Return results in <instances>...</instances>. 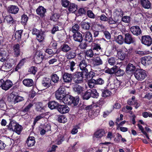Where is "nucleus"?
Masks as SVG:
<instances>
[{
  "label": "nucleus",
  "mask_w": 152,
  "mask_h": 152,
  "mask_svg": "<svg viewBox=\"0 0 152 152\" xmlns=\"http://www.w3.org/2000/svg\"><path fill=\"white\" fill-rule=\"evenodd\" d=\"M84 39L87 42H90L93 41L92 35L91 32L86 31L84 34Z\"/></svg>",
  "instance_id": "6ab92c4d"
},
{
  "label": "nucleus",
  "mask_w": 152,
  "mask_h": 152,
  "mask_svg": "<svg viewBox=\"0 0 152 152\" xmlns=\"http://www.w3.org/2000/svg\"><path fill=\"white\" fill-rule=\"evenodd\" d=\"M26 62V59L23 58L21 59L19 62V63L16 66L15 70L16 71H17L19 69H20L21 67L23 65L24 63Z\"/></svg>",
  "instance_id": "79ce46f5"
},
{
  "label": "nucleus",
  "mask_w": 152,
  "mask_h": 152,
  "mask_svg": "<svg viewBox=\"0 0 152 152\" xmlns=\"http://www.w3.org/2000/svg\"><path fill=\"white\" fill-rule=\"evenodd\" d=\"M18 123L14 120H10V122L8 126V129L10 131H13L15 129L16 126Z\"/></svg>",
  "instance_id": "393cba45"
},
{
  "label": "nucleus",
  "mask_w": 152,
  "mask_h": 152,
  "mask_svg": "<svg viewBox=\"0 0 152 152\" xmlns=\"http://www.w3.org/2000/svg\"><path fill=\"white\" fill-rule=\"evenodd\" d=\"M93 64L94 66H99L101 65L103 63L102 59L99 57H96L92 59Z\"/></svg>",
  "instance_id": "cd10ccee"
},
{
  "label": "nucleus",
  "mask_w": 152,
  "mask_h": 152,
  "mask_svg": "<svg viewBox=\"0 0 152 152\" xmlns=\"http://www.w3.org/2000/svg\"><path fill=\"white\" fill-rule=\"evenodd\" d=\"M91 23L88 22H82L81 23V26L82 29L88 31L90 27Z\"/></svg>",
  "instance_id": "72a5a7b5"
},
{
  "label": "nucleus",
  "mask_w": 152,
  "mask_h": 152,
  "mask_svg": "<svg viewBox=\"0 0 152 152\" xmlns=\"http://www.w3.org/2000/svg\"><path fill=\"white\" fill-rule=\"evenodd\" d=\"M109 81L110 83L114 82L113 83L115 85V88L119 87L121 83V81L118 80L114 76L110 77L109 79Z\"/></svg>",
  "instance_id": "2eb2a0df"
},
{
  "label": "nucleus",
  "mask_w": 152,
  "mask_h": 152,
  "mask_svg": "<svg viewBox=\"0 0 152 152\" xmlns=\"http://www.w3.org/2000/svg\"><path fill=\"white\" fill-rule=\"evenodd\" d=\"M91 89L88 90L83 95V99L86 100L88 99L91 96Z\"/></svg>",
  "instance_id": "a18cd8bd"
},
{
  "label": "nucleus",
  "mask_w": 152,
  "mask_h": 152,
  "mask_svg": "<svg viewBox=\"0 0 152 152\" xmlns=\"http://www.w3.org/2000/svg\"><path fill=\"white\" fill-rule=\"evenodd\" d=\"M131 18L129 16H124L122 17V21L125 23H129L130 21Z\"/></svg>",
  "instance_id": "864d4df0"
},
{
  "label": "nucleus",
  "mask_w": 152,
  "mask_h": 152,
  "mask_svg": "<svg viewBox=\"0 0 152 152\" xmlns=\"http://www.w3.org/2000/svg\"><path fill=\"white\" fill-rule=\"evenodd\" d=\"M116 42L118 44L122 45L124 42V39L122 36L121 35H119L116 39Z\"/></svg>",
  "instance_id": "09e8293b"
},
{
  "label": "nucleus",
  "mask_w": 152,
  "mask_h": 152,
  "mask_svg": "<svg viewBox=\"0 0 152 152\" xmlns=\"http://www.w3.org/2000/svg\"><path fill=\"white\" fill-rule=\"evenodd\" d=\"M71 104H73L74 105H76L78 103L79 98H75V97L72 96L71 98Z\"/></svg>",
  "instance_id": "6e6d98bb"
},
{
  "label": "nucleus",
  "mask_w": 152,
  "mask_h": 152,
  "mask_svg": "<svg viewBox=\"0 0 152 152\" xmlns=\"http://www.w3.org/2000/svg\"><path fill=\"white\" fill-rule=\"evenodd\" d=\"M35 142L34 137H29L26 140V143L28 147H31L34 145Z\"/></svg>",
  "instance_id": "a878e982"
},
{
  "label": "nucleus",
  "mask_w": 152,
  "mask_h": 152,
  "mask_svg": "<svg viewBox=\"0 0 152 152\" xmlns=\"http://www.w3.org/2000/svg\"><path fill=\"white\" fill-rule=\"evenodd\" d=\"M91 47L93 50H95L97 52V53H95V54L96 55H99L100 54V52H102L103 49V48L101 47L99 44L95 42L92 43Z\"/></svg>",
  "instance_id": "6e6552de"
},
{
  "label": "nucleus",
  "mask_w": 152,
  "mask_h": 152,
  "mask_svg": "<svg viewBox=\"0 0 152 152\" xmlns=\"http://www.w3.org/2000/svg\"><path fill=\"white\" fill-rule=\"evenodd\" d=\"M37 68L36 67L32 66L29 68L28 71L30 73L35 75L37 71Z\"/></svg>",
  "instance_id": "680f3d73"
},
{
  "label": "nucleus",
  "mask_w": 152,
  "mask_h": 152,
  "mask_svg": "<svg viewBox=\"0 0 152 152\" xmlns=\"http://www.w3.org/2000/svg\"><path fill=\"white\" fill-rule=\"evenodd\" d=\"M73 37L74 39L76 41L81 42L83 40L82 35L80 32L74 33Z\"/></svg>",
  "instance_id": "4be33fe9"
},
{
  "label": "nucleus",
  "mask_w": 152,
  "mask_h": 152,
  "mask_svg": "<svg viewBox=\"0 0 152 152\" xmlns=\"http://www.w3.org/2000/svg\"><path fill=\"white\" fill-rule=\"evenodd\" d=\"M23 84L26 86L30 87L33 85L34 82L33 80L30 79H26L23 81Z\"/></svg>",
  "instance_id": "c85d7f7f"
},
{
  "label": "nucleus",
  "mask_w": 152,
  "mask_h": 152,
  "mask_svg": "<svg viewBox=\"0 0 152 152\" xmlns=\"http://www.w3.org/2000/svg\"><path fill=\"white\" fill-rule=\"evenodd\" d=\"M136 69V67L132 64H129L126 67V72L130 74H132Z\"/></svg>",
  "instance_id": "412c9836"
},
{
  "label": "nucleus",
  "mask_w": 152,
  "mask_h": 152,
  "mask_svg": "<svg viewBox=\"0 0 152 152\" xmlns=\"http://www.w3.org/2000/svg\"><path fill=\"white\" fill-rule=\"evenodd\" d=\"M84 73L81 72H77L75 73L73 77V81L75 83H80L83 82L84 79H88V75H85Z\"/></svg>",
  "instance_id": "f257e3e1"
},
{
  "label": "nucleus",
  "mask_w": 152,
  "mask_h": 152,
  "mask_svg": "<svg viewBox=\"0 0 152 152\" xmlns=\"http://www.w3.org/2000/svg\"><path fill=\"white\" fill-rule=\"evenodd\" d=\"M117 52L123 53L125 56H126L128 53L127 49L125 47H122L121 49L117 50Z\"/></svg>",
  "instance_id": "8fccbe9b"
},
{
  "label": "nucleus",
  "mask_w": 152,
  "mask_h": 152,
  "mask_svg": "<svg viewBox=\"0 0 152 152\" xmlns=\"http://www.w3.org/2000/svg\"><path fill=\"white\" fill-rule=\"evenodd\" d=\"M78 50L77 49L75 50L69 51L66 55V56L68 59L70 60L75 58L77 56V52Z\"/></svg>",
  "instance_id": "4468645a"
},
{
  "label": "nucleus",
  "mask_w": 152,
  "mask_h": 152,
  "mask_svg": "<svg viewBox=\"0 0 152 152\" xmlns=\"http://www.w3.org/2000/svg\"><path fill=\"white\" fill-rule=\"evenodd\" d=\"M105 134V131L103 129H100L96 131L94 134V136L97 138H100Z\"/></svg>",
  "instance_id": "2f4dec72"
},
{
  "label": "nucleus",
  "mask_w": 152,
  "mask_h": 152,
  "mask_svg": "<svg viewBox=\"0 0 152 152\" xmlns=\"http://www.w3.org/2000/svg\"><path fill=\"white\" fill-rule=\"evenodd\" d=\"M135 78L138 80L142 81L145 79L147 76L146 72L143 70H139L134 73Z\"/></svg>",
  "instance_id": "f03ea898"
},
{
  "label": "nucleus",
  "mask_w": 152,
  "mask_h": 152,
  "mask_svg": "<svg viewBox=\"0 0 152 152\" xmlns=\"http://www.w3.org/2000/svg\"><path fill=\"white\" fill-rule=\"evenodd\" d=\"M94 74L93 72H91L90 73V74L89 75V76H90L91 74L92 75V78L91 80H89L88 83L89 87L91 88L94 87L95 84H96L95 80L93 79V77L95 75Z\"/></svg>",
  "instance_id": "bb28decb"
},
{
  "label": "nucleus",
  "mask_w": 152,
  "mask_h": 152,
  "mask_svg": "<svg viewBox=\"0 0 152 152\" xmlns=\"http://www.w3.org/2000/svg\"><path fill=\"white\" fill-rule=\"evenodd\" d=\"M4 19L7 21V23L10 24H13L14 22L13 18L10 15L6 16L4 18Z\"/></svg>",
  "instance_id": "de8ad7c7"
},
{
  "label": "nucleus",
  "mask_w": 152,
  "mask_h": 152,
  "mask_svg": "<svg viewBox=\"0 0 152 152\" xmlns=\"http://www.w3.org/2000/svg\"><path fill=\"white\" fill-rule=\"evenodd\" d=\"M111 94V91L106 90L102 92V96L104 97H106L109 96Z\"/></svg>",
  "instance_id": "69168bd1"
},
{
  "label": "nucleus",
  "mask_w": 152,
  "mask_h": 152,
  "mask_svg": "<svg viewBox=\"0 0 152 152\" xmlns=\"http://www.w3.org/2000/svg\"><path fill=\"white\" fill-rule=\"evenodd\" d=\"M114 14L116 16L121 17L124 15V12L121 9H116Z\"/></svg>",
  "instance_id": "c03bdc74"
},
{
  "label": "nucleus",
  "mask_w": 152,
  "mask_h": 152,
  "mask_svg": "<svg viewBox=\"0 0 152 152\" xmlns=\"http://www.w3.org/2000/svg\"><path fill=\"white\" fill-rule=\"evenodd\" d=\"M28 19V17L26 15H23L21 17V22L23 24L25 25Z\"/></svg>",
  "instance_id": "4d7b16f0"
},
{
  "label": "nucleus",
  "mask_w": 152,
  "mask_h": 152,
  "mask_svg": "<svg viewBox=\"0 0 152 152\" xmlns=\"http://www.w3.org/2000/svg\"><path fill=\"white\" fill-rule=\"evenodd\" d=\"M57 120L59 122L64 123H66L67 120V119L65 116L62 115L59 116Z\"/></svg>",
  "instance_id": "49530a36"
},
{
  "label": "nucleus",
  "mask_w": 152,
  "mask_h": 152,
  "mask_svg": "<svg viewBox=\"0 0 152 152\" xmlns=\"http://www.w3.org/2000/svg\"><path fill=\"white\" fill-rule=\"evenodd\" d=\"M74 90L75 92H76L78 94L82 93L84 91L83 88L82 87L77 85L75 86L74 88Z\"/></svg>",
  "instance_id": "c9c22d12"
},
{
  "label": "nucleus",
  "mask_w": 152,
  "mask_h": 152,
  "mask_svg": "<svg viewBox=\"0 0 152 152\" xmlns=\"http://www.w3.org/2000/svg\"><path fill=\"white\" fill-rule=\"evenodd\" d=\"M142 63L144 65H147L152 63V57L150 56H145L142 58Z\"/></svg>",
  "instance_id": "f3484780"
},
{
  "label": "nucleus",
  "mask_w": 152,
  "mask_h": 152,
  "mask_svg": "<svg viewBox=\"0 0 152 152\" xmlns=\"http://www.w3.org/2000/svg\"><path fill=\"white\" fill-rule=\"evenodd\" d=\"M37 14L41 17H43L45 16V14L46 12V9L42 6H40L36 10Z\"/></svg>",
  "instance_id": "aec40b11"
},
{
  "label": "nucleus",
  "mask_w": 152,
  "mask_h": 152,
  "mask_svg": "<svg viewBox=\"0 0 152 152\" xmlns=\"http://www.w3.org/2000/svg\"><path fill=\"white\" fill-rule=\"evenodd\" d=\"M75 63L73 61H69L65 66V69L68 70L71 72H73L75 69L74 67L75 66Z\"/></svg>",
  "instance_id": "dca6fc26"
},
{
  "label": "nucleus",
  "mask_w": 152,
  "mask_h": 152,
  "mask_svg": "<svg viewBox=\"0 0 152 152\" xmlns=\"http://www.w3.org/2000/svg\"><path fill=\"white\" fill-rule=\"evenodd\" d=\"M11 67L12 66L11 64L8 63H6L2 66V67L6 70L10 69Z\"/></svg>",
  "instance_id": "774afa93"
},
{
  "label": "nucleus",
  "mask_w": 152,
  "mask_h": 152,
  "mask_svg": "<svg viewBox=\"0 0 152 152\" xmlns=\"http://www.w3.org/2000/svg\"><path fill=\"white\" fill-rule=\"evenodd\" d=\"M96 108L91 110L89 113V116L92 118H94L97 116L99 114L100 111V108L99 107L96 106Z\"/></svg>",
  "instance_id": "9d476101"
},
{
  "label": "nucleus",
  "mask_w": 152,
  "mask_h": 152,
  "mask_svg": "<svg viewBox=\"0 0 152 152\" xmlns=\"http://www.w3.org/2000/svg\"><path fill=\"white\" fill-rule=\"evenodd\" d=\"M142 43L147 46H150L152 43V39L149 35H144L142 37Z\"/></svg>",
  "instance_id": "423d86ee"
},
{
  "label": "nucleus",
  "mask_w": 152,
  "mask_h": 152,
  "mask_svg": "<svg viewBox=\"0 0 152 152\" xmlns=\"http://www.w3.org/2000/svg\"><path fill=\"white\" fill-rule=\"evenodd\" d=\"M122 33L124 34V42L125 43L127 44H130L135 42L134 38L132 37L131 34L128 33H125V31H123Z\"/></svg>",
  "instance_id": "20e7f679"
},
{
  "label": "nucleus",
  "mask_w": 152,
  "mask_h": 152,
  "mask_svg": "<svg viewBox=\"0 0 152 152\" xmlns=\"http://www.w3.org/2000/svg\"><path fill=\"white\" fill-rule=\"evenodd\" d=\"M7 10L9 13L16 14L19 11V8L17 6L12 5L8 7Z\"/></svg>",
  "instance_id": "a211bd4d"
},
{
  "label": "nucleus",
  "mask_w": 152,
  "mask_h": 152,
  "mask_svg": "<svg viewBox=\"0 0 152 152\" xmlns=\"http://www.w3.org/2000/svg\"><path fill=\"white\" fill-rule=\"evenodd\" d=\"M13 53L15 56H18L20 55V45L18 44L15 45L13 48Z\"/></svg>",
  "instance_id": "7c9ffc66"
},
{
  "label": "nucleus",
  "mask_w": 152,
  "mask_h": 152,
  "mask_svg": "<svg viewBox=\"0 0 152 152\" xmlns=\"http://www.w3.org/2000/svg\"><path fill=\"white\" fill-rule=\"evenodd\" d=\"M57 110L60 113L65 114L69 112V109L66 105H59L57 107Z\"/></svg>",
  "instance_id": "9b49d317"
},
{
  "label": "nucleus",
  "mask_w": 152,
  "mask_h": 152,
  "mask_svg": "<svg viewBox=\"0 0 152 152\" xmlns=\"http://www.w3.org/2000/svg\"><path fill=\"white\" fill-rule=\"evenodd\" d=\"M42 53L40 51H37L34 56L35 61L37 64L41 63L43 59Z\"/></svg>",
  "instance_id": "1a4fd4ad"
},
{
  "label": "nucleus",
  "mask_w": 152,
  "mask_h": 152,
  "mask_svg": "<svg viewBox=\"0 0 152 152\" xmlns=\"http://www.w3.org/2000/svg\"><path fill=\"white\" fill-rule=\"evenodd\" d=\"M61 2L62 6L65 7H67L68 6L69 7L71 3L67 0H62Z\"/></svg>",
  "instance_id": "0e129e2a"
},
{
  "label": "nucleus",
  "mask_w": 152,
  "mask_h": 152,
  "mask_svg": "<svg viewBox=\"0 0 152 152\" xmlns=\"http://www.w3.org/2000/svg\"><path fill=\"white\" fill-rule=\"evenodd\" d=\"M73 78L72 74L67 72L64 73L63 75V80L66 83H69L72 82Z\"/></svg>",
  "instance_id": "f8f14e48"
},
{
  "label": "nucleus",
  "mask_w": 152,
  "mask_h": 152,
  "mask_svg": "<svg viewBox=\"0 0 152 152\" xmlns=\"http://www.w3.org/2000/svg\"><path fill=\"white\" fill-rule=\"evenodd\" d=\"M114 74L117 76H123L124 73V71L120 68H118L116 66H114Z\"/></svg>",
  "instance_id": "b1692460"
},
{
  "label": "nucleus",
  "mask_w": 152,
  "mask_h": 152,
  "mask_svg": "<svg viewBox=\"0 0 152 152\" xmlns=\"http://www.w3.org/2000/svg\"><path fill=\"white\" fill-rule=\"evenodd\" d=\"M80 128L78 125H76L74 126L72 129L71 133L72 134H75L78 132V129Z\"/></svg>",
  "instance_id": "338daca9"
},
{
  "label": "nucleus",
  "mask_w": 152,
  "mask_h": 152,
  "mask_svg": "<svg viewBox=\"0 0 152 152\" xmlns=\"http://www.w3.org/2000/svg\"><path fill=\"white\" fill-rule=\"evenodd\" d=\"M141 2L143 7L145 9H149L151 6V3L148 0H141Z\"/></svg>",
  "instance_id": "473e14b6"
},
{
  "label": "nucleus",
  "mask_w": 152,
  "mask_h": 152,
  "mask_svg": "<svg viewBox=\"0 0 152 152\" xmlns=\"http://www.w3.org/2000/svg\"><path fill=\"white\" fill-rule=\"evenodd\" d=\"M42 83L43 86L49 87L51 84V80L49 78L44 77L42 79Z\"/></svg>",
  "instance_id": "5701e85b"
},
{
  "label": "nucleus",
  "mask_w": 152,
  "mask_h": 152,
  "mask_svg": "<svg viewBox=\"0 0 152 152\" xmlns=\"http://www.w3.org/2000/svg\"><path fill=\"white\" fill-rule=\"evenodd\" d=\"M48 107L51 110L57 108L59 106L58 103L55 101H51L49 102L48 103Z\"/></svg>",
  "instance_id": "c756f323"
},
{
  "label": "nucleus",
  "mask_w": 152,
  "mask_h": 152,
  "mask_svg": "<svg viewBox=\"0 0 152 152\" xmlns=\"http://www.w3.org/2000/svg\"><path fill=\"white\" fill-rule=\"evenodd\" d=\"M79 28V26L77 24H75L74 25L72 28L71 31L72 32L74 33L77 32H78V31Z\"/></svg>",
  "instance_id": "13d9d810"
},
{
  "label": "nucleus",
  "mask_w": 152,
  "mask_h": 152,
  "mask_svg": "<svg viewBox=\"0 0 152 152\" xmlns=\"http://www.w3.org/2000/svg\"><path fill=\"white\" fill-rule=\"evenodd\" d=\"M22 32L23 30H22L17 31L14 35V37L15 38V39H17L18 40H19L21 39Z\"/></svg>",
  "instance_id": "ea45409f"
},
{
  "label": "nucleus",
  "mask_w": 152,
  "mask_h": 152,
  "mask_svg": "<svg viewBox=\"0 0 152 152\" xmlns=\"http://www.w3.org/2000/svg\"><path fill=\"white\" fill-rule=\"evenodd\" d=\"M72 96H70L68 95H66L64 96V97L63 98V99H61L62 102L65 104H71V98Z\"/></svg>",
  "instance_id": "f704fd0d"
},
{
  "label": "nucleus",
  "mask_w": 152,
  "mask_h": 152,
  "mask_svg": "<svg viewBox=\"0 0 152 152\" xmlns=\"http://www.w3.org/2000/svg\"><path fill=\"white\" fill-rule=\"evenodd\" d=\"M66 94V92L65 88L61 87L56 91L55 95L57 99L61 100L64 97V96Z\"/></svg>",
  "instance_id": "7ed1b4c3"
},
{
  "label": "nucleus",
  "mask_w": 152,
  "mask_h": 152,
  "mask_svg": "<svg viewBox=\"0 0 152 152\" xmlns=\"http://www.w3.org/2000/svg\"><path fill=\"white\" fill-rule=\"evenodd\" d=\"M103 32L105 38L107 40L110 39L111 37V34L110 33L107 31H103Z\"/></svg>",
  "instance_id": "e2e57ef3"
},
{
  "label": "nucleus",
  "mask_w": 152,
  "mask_h": 152,
  "mask_svg": "<svg viewBox=\"0 0 152 152\" xmlns=\"http://www.w3.org/2000/svg\"><path fill=\"white\" fill-rule=\"evenodd\" d=\"M45 37V35L44 33L42 31L37 36V40L40 42L44 41Z\"/></svg>",
  "instance_id": "58836bf2"
},
{
  "label": "nucleus",
  "mask_w": 152,
  "mask_h": 152,
  "mask_svg": "<svg viewBox=\"0 0 152 152\" xmlns=\"http://www.w3.org/2000/svg\"><path fill=\"white\" fill-rule=\"evenodd\" d=\"M51 80L55 83H57L59 80V77L56 74L52 75Z\"/></svg>",
  "instance_id": "603ef678"
},
{
  "label": "nucleus",
  "mask_w": 152,
  "mask_h": 152,
  "mask_svg": "<svg viewBox=\"0 0 152 152\" xmlns=\"http://www.w3.org/2000/svg\"><path fill=\"white\" fill-rule=\"evenodd\" d=\"M79 66L80 69L82 71L81 72L84 73L85 75H89L87 69L88 65L85 60H82L80 62Z\"/></svg>",
  "instance_id": "39448f33"
},
{
  "label": "nucleus",
  "mask_w": 152,
  "mask_h": 152,
  "mask_svg": "<svg viewBox=\"0 0 152 152\" xmlns=\"http://www.w3.org/2000/svg\"><path fill=\"white\" fill-rule=\"evenodd\" d=\"M23 127L21 125H20L18 123L16 126L14 130L13 131V132H15L18 134H20L22 131Z\"/></svg>",
  "instance_id": "a19ab883"
},
{
  "label": "nucleus",
  "mask_w": 152,
  "mask_h": 152,
  "mask_svg": "<svg viewBox=\"0 0 152 152\" xmlns=\"http://www.w3.org/2000/svg\"><path fill=\"white\" fill-rule=\"evenodd\" d=\"M77 10V6L75 4L70 3L68 7V10L69 12L72 13L75 11Z\"/></svg>",
  "instance_id": "e433bc0d"
},
{
  "label": "nucleus",
  "mask_w": 152,
  "mask_h": 152,
  "mask_svg": "<svg viewBox=\"0 0 152 152\" xmlns=\"http://www.w3.org/2000/svg\"><path fill=\"white\" fill-rule=\"evenodd\" d=\"M94 54L93 50L91 49L87 50L85 52L86 56L89 58L93 57Z\"/></svg>",
  "instance_id": "37998d69"
},
{
  "label": "nucleus",
  "mask_w": 152,
  "mask_h": 152,
  "mask_svg": "<svg viewBox=\"0 0 152 152\" xmlns=\"http://www.w3.org/2000/svg\"><path fill=\"white\" fill-rule=\"evenodd\" d=\"M2 89L5 90H7L10 88L12 86V83L10 80H7L5 81L3 80Z\"/></svg>",
  "instance_id": "ddd939ff"
},
{
  "label": "nucleus",
  "mask_w": 152,
  "mask_h": 152,
  "mask_svg": "<svg viewBox=\"0 0 152 152\" xmlns=\"http://www.w3.org/2000/svg\"><path fill=\"white\" fill-rule=\"evenodd\" d=\"M46 115V114L45 113H42L40 115H39L37 116L35 118L34 121V123H35L36 122H37L38 121L40 120V119L44 118L45 116Z\"/></svg>",
  "instance_id": "5fc2aeb1"
},
{
  "label": "nucleus",
  "mask_w": 152,
  "mask_h": 152,
  "mask_svg": "<svg viewBox=\"0 0 152 152\" xmlns=\"http://www.w3.org/2000/svg\"><path fill=\"white\" fill-rule=\"evenodd\" d=\"M24 98L21 96H16L14 99V103L15 104L23 100Z\"/></svg>",
  "instance_id": "052dcab7"
},
{
  "label": "nucleus",
  "mask_w": 152,
  "mask_h": 152,
  "mask_svg": "<svg viewBox=\"0 0 152 152\" xmlns=\"http://www.w3.org/2000/svg\"><path fill=\"white\" fill-rule=\"evenodd\" d=\"M71 50V47L66 44H63L61 47V51L64 53H67Z\"/></svg>",
  "instance_id": "4c0bfd02"
},
{
  "label": "nucleus",
  "mask_w": 152,
  "mask_h": 152,
  "mask_svg": "<svg viewBox=\"0 0 152 152\" xmlns=\"http://www.w3.org/2000/svg\"><path fill=\"white\" fill-rule=\"evenodd\" d=\"M91 97L93 98H97L98 96V93L97 92L96 90V89L91 90Z\"/></svg>",
  "instance_id": "bf43d9fd"
},
{
  "label": "nucleus",
  "mask_w": 152,
  "mask_h": 152,
  "mask_svg": "<svg viewBox=\"0 0 152 152\" xmlns=\"http://www.w3.org/2000/svg\"><path fill=\"white\" fill-rule=\"evenodd\" d=\"M130 29L132 33L134 35L138 36L142 34L141 30L138 26H132Z\"/></svg>",
  "instance_id": "0eeeda50"
},
{
  "label": "nucleus",
  "mask_w": 152,
  "mask_h": 152,
  "mask_svg": "<svg viewBox=\"0 0 152 152\" xmlns=\"http://www.w3.org/2000/svg\"><path fill=\"white\" fill-rule=\"evenodd\" d=\"M117 59L114 57H111L108 59V63L111 65H114L117 63Z\"/></svg>",
  "instance_id": "3c124183"
}]
</instances>
